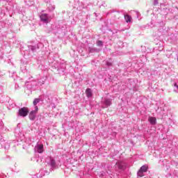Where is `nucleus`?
<instances>
[{
  "label": "nucleus",
  "mask_w": 178,
  "mask_h": 178,
  "mask_svg": "<svg viewBox=\"0 0 178 178\" xmlns=\"http://www.w3.org/2000/svg\"><path fill=\"white\" fill-rule=\"evenodd\" d=\"M40 20L43 22L45 23L46 24H48V23H49V22H51V17H49L48 15L47 14H42L40 16Z\"/></svg>",
  "instance_id": "obj_1"
},
{
  "label": "nucleus",
  "mask_w": 178,
  "mask_h": 178,
  "mask_svg": "<svg viewBox=\"0 0 178 178\" xmlns=\"http://www.w3.org/2000/svg\"><path fill=\"white\" fill-rule=\"evenodd\" d=\"M47 163L51 165V169H56V162L55 161V159L52 157H48L46 159Z\"/></svg>",
  "instance_id": "obj_2"
},
{
  "label": "nucleus",
  "mask_w": 178,
  "mask_h": 178,
  "mask_svg": "<svg viewBox=\"0 0 178 178\" xmlns=\"http://www.w3.org/2000/svg\"><path fill=\"white\" fill-rule=\"evenodd\" d=\"M29 115V108L27 107L21 108L19 110V115L22 116L23 118Z\"/></svg>",
  "instance_id": "obj_3"
},
{
  "label": "nucleus",
  "mask_w": 178,
  "mask_h": 178,
  "mask_svg": "<svg viewBox=\"0 0 178 178\" xmlns=\"http://www.w3.org/2000/svg\"><path fill=\"white\" fill-rule=\"evenodd\" d=\"M38 112V106H35V110L31 111L29 113V119L31 120H34L35 119V115H37V113Z\"/></svg>",
  "instance_id": "obj_4"
},
{
  "label": "nucleus",
  "mask_w": 178,
  "mask_h": 178,
  "mask_svg": "<svg viewBox=\"0 0 178 178\" xmlns=\"http://www.w3.org/2000/svg\"><path fill=\"white\" fill-rule=\"evenodd\" d=\"M35 149L38 152V154H42V152H44V145H37L35 147Z\"/></svg>",
  "instance_id": "obj_5"
},
{
  "label": "nucleus",
  "mask_w": 178,
  "mask_h": 178,
  "mask_svg": "<svg viewBox=\"0 0 178 178\" xmlns=\"http://www.w3.org/2000/svg\"><path fill=\"white\" fill-rule=\"evenodd\" d=\"M112 104V100H111V99H106L104 102H103V108H108V106H111Z\"/></svg>",
  "instance_id": "obj_6"
},
{
  "label": "nucleus",
  "mask_w": 178,
  "mask_h": 178,
  "mask_svg": "<svg viewBox=\"0 0 178 178\" xmlns=\"http://www.w3.org/2000/svg\"><path fill=\"white\" fill-rule=\"evenodd\" d=\"M115 168H118V169L123 170V169H124V163L122 161H118L115 164Z\"/></svg>",
  "instance_id": "obj_7"
},
{
  "label": "nucleus",
  "mask_w": 178,
  "mask_h": 178,
  "mask_svg": "<svg viewBox=\"0 0 178 178\" xmlns=\"http://www.w3.org/2000/svg\"><path fill=\"white\" fill-rule=\"evenodd\" d=\"M148 120L151 124H156V118L155 117H149Z\"/></svg>",
  "instance_id": "obj_8"
},
{
  "label": "nucleus",
  "mask_w": 178,
  "mask_h": 178,
  "mask_svg": "<svg viewBox=\"0 0 178 178\" xmlns=\"http://www.w3.org/2000/svg\"><path fill=\"white\" fill-rule=\"evenodd\" d=\"M86 96L88 97V98H90V97H92V90H91V89H90V88H87L86 90Z\"/></svg>",
  "instance_id": "obj_9"
},
{
  "label": "nucleus",
  "mask_w": 178,
  "mask_h": 178,
  "mask_svg": "<svg viewBox=\"0 0 178 178\" xmlns=\"http://www.w3.org/2000/svg\"><path fill=\"white\" fill-rule=\"evenodd\" d=\"M124 19H125L127 23H130L131 22V17L129 15H125Z\"/></svg>",
  "instance_id": "obj_10"
},
{
  "label": "nucleus",
  "mask_w": 178,
  "mask_h": 178,
  "mask_svg": "<svg viewBox=\"0 0 178 178\" xmlns=\"http://www.w3.org/2000/svg\"><path fill=\"white\" fill-rule=\"evenodd\" d=\"M140 170L143 172L144 173L148 170V166L147 165H143L140 168Z\"/></svg>",
  "instance_id": "obj_11"
},
{
  "label": "nucleus",
  "mask_w": 178,
  "mask_h": 178,
  "mask_svg": "<svg viewBox=\"0 0 178 178\" xmlns=\"http://www.w3.org/2000/svg\"><path fill=\"white\" fill-rule=\"evenodd\" d=\"M40 101H41V99L36 98L33 100V105L34 106H37V104H39Z\"/></svg>",
  "instance_id": "obj_12"
},
{
  "label": "nucleus",
  "mask_w": 178,
  "mask_h": 178,
  "mask_svg": "<svg viewBox=\"0 0 178 178\" xmlns=\"http://www.w3.org/2000/svg\"><path fill=\"white\" fill-rule=\"evenodd\" d=\"M138 176H139V177H143V176H144V171L139 170L138 172Z\"/></svg>",
  "instance_id": "obj_13"
},
{
  "label": "nucleus",
  "mask_w": 178,
  "mask_h": 178,
  "mask_svg": "<svg viewBox=\"0 0 178 178\" xmlns=\"http://www.w3.org/2000/svg\"><path fill=\"white\" fill-rule=\"evenodd\" d=\"M97 47H102V45H103L102 41H101V40L97 41Z\"/></svg>",
  "instance_id": "obj_14"
},
{
  "label": "nucleus",
  "mask_w": 178,
  "mask_h": 178,
  "mask_svg": "<svg viewBox=\"0 0 178 178\" xmlns=\"http://www.w3.org/2000/svg\"><path fill=\"white\" fill-rule=\"evenodd\" d=\"M174 87H175V91H176L177 92H178V86L177 83H175L174 84Z\"/></svg>",
  "instance_id": "obj_15"
},
{
  "label": "nucleus",
  "mask_w": 178,
  "mask_h": 178,
  "mask_svg": "<svg viewBox=\"0 0 178 178\" xmlns=\"http://www.w3.org/2000/svg\"><path fill=\"white\" fill-rule=\"evenodd\" d=\"M29 49H31V51H34L35 49V47H34V46H29Z\"/></svg>",
  "instance_id": "obj_16"
},
{
  "label": "nucleus",
  "mask_w": 178,
  "mask_h": 178,
  "mask_svg": "<svg viewBox=\"0 0 178 178\" xmlns=\"http://www.w3.org/2000/svg\"><path fill=\"white\" fill-rule=\"evenodd\" d=\"M154 5H158V0H154Z\"/></svg>",
  "instance_id": "obj_17"
},
{
  "label": "nucleus",
  "mask_w": 178,
  "mask_h": 178,
  "mask_svg": "<svg viewBox=\"0 0 178 178\" xmlns=\"http://www.w3.org/2000/svg\"><path fill=\"white\" fill-rule=\"evenodd\" d=\"M112 65V63H107V66H111Z\"/></svg>",
  "instance_id": "obj_18"
}]
</instances>
